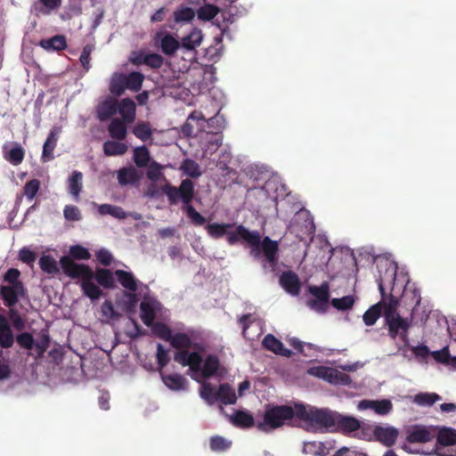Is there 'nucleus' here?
I'll list each match as a JSON object with an SVG mask.
<instances>
[{
	"label": "nucleus",
	"instance_id": "obj_14",
	"mask_svg": "<svg viewBox=\"0 0 456 456\" xmlns=\"http://www.w3.org/2000/svg\"><path fill=\"white\" fill-rule=\"evenodd\" d=\"M17 342L20 346L29 350L30 354L36 355V357L42 356L48 346L47 339L36 342L33 337L27 332L20 334L17 338Z\"/></svg>",
	"mask_w": 456,
	"mask_h": 456
},
{
	"label": "nucleus",
	"instance_id": "obj_2",
	"mask_svg": "<svg viewBox=\"0 0 456 456\" xmlns=\"http://www.w3.org/2000/svg\"><path fill=\"white\" fill-rule=\"evenodd\" d=\"M60 265L67 276L78 280L83 293L92 300L98 299L102 293L94 280L104 288L115 287V273L108 269L99 268L94 273L88 265L77 264L67 256L60 259Z\"/></svg>",
	"mask_w": 456,
	"mask_h": 456
},
{
	"label": "nucleus",
	"instance_id": "obj_58",
	"mask_svg": "<svg viewBox=\"0 0 456 456\" xmlns=\"http://www.w3.org/2000/svg\"><path fill=\"white\" fill-rule=\"evenodd\" d=\"M69 254L72 257L80 260H88L91 257V254L88 249L81 245L71 246L69 248Z\"/></svg>",
	"mask_w": 456,
	"mask_h": 456
},
{
	"label": "nucleus",
	"instance_id": "obj_35",
	"mask_svg": "<svg viewBox=\"0 0 456 456\" xmlns=\"http://www.w3.org/2000/svg\"><path fill=\"white\" fill-rule=\"evenodd\" d=\"M127 89L126 75L121 73L113 74L110 90L113 94L121 95Z\"/></svg>",
	"mask_w": 456,
	"mask_h": 456
},
{
	"label": "nucleus",
	"instance_id": "obj_11",
	"mask_svg": "<svg viewBox=\"0 0 456 456\" xmlns=\"http://www.w3.org/2000/svg\"><path fill=\"white\" fill-rule=\"evenodd\" d=\"M292 232L302 239L303 234H311L314 230L313 220L306 210L300 209L297 212L293 223L289 225Z\"/></svg>",
	"mask_w": 456,
	"mask_h": 456
},
{
	"label": "nucleus",
	"instance_id": "obj_13",
	"mask_svg": "<svg viewBox=\"0 0 456 456\" xmlns=\"http://www.w3.org/2000/svg\"><path fill=\"white\" fill-rule=\"evenodd\" d=\"M393 408V404L390 400H368L364 399L357 403V409L360 411H372L377 415H387Z\"/></svg>",
	"mask_w": 456,
	"mask_h": 456
},
{
	"label": "nucleus",
	"instance_id": "obj_31",
	"mask_svg": "<svg viewBox=\"0 0 456 456\" xmlns=\"http://www.w3.org/2000/svg\"><path fill=\"white\" fill-rule=\"evenodd\" d=\"M118 111V101L114 99H107L103 101L97 109L98 118L105 120Z\"/></svg>",
	"mask_w": 456,
	"mask_h": 456
},
{
	"label": "nucleus",
	"instance_id": "obj_55",
	"mask_svg": "<svg viewBox=\"0 0 456 456\" xmlns=\"http://www.w3.org/2000/svg\"><path fill=\"white\" fill-rule=\"evenodd\" d=\"M354 304V297L353 296H345L341 298H333L331 305L338 310L350 309Z\"/></svg>",
	"mask_w": 456,
	"mask_h": 456
},
{
	"label": "nucleus",
	"instance_id": "obj_47",
	"mask_svg": "<svg viewBox=\"0 0 456 456\" xmlns=\"http://www.w3.org/2000/svg\"><path fill=\"white\" fill-rule=\"evenodd\" d=\"M440 400V395L436 393H419L414 396L413 402L420 406H430Z\"/></svg>",
	"mask_w": 456,
	"mask_h": 456
},
{
	"label": "nucleus",
	"instance_id": "obj_51",
	"mask_svg": "<svg viewBox=\"0 0 456 456\" xmlns=\"http://www.w3.org/2000/svg\"><path fill=\"white\" fill-rule=\"evenodd\" d=\"M195 16V12L191 7H181L175 11L174 17L176 22L191 21Z\"/></svg>",
	"mask_w": 456,
	"mask_h": 456
},
{
	"label": "nucleus",
	"instance_id": "obj_20",
	"mask_svg": "<svg viewBox=\"0 0 456 456\" xmlns=\"http://www.w3.org/2000/svg\"><path fill=\"white\" fill-rule=\"evenodd\" d=\"M141 178L142 174L134 167H123L118 171V181L121 186L136 184Z\"/></svg>",
	"mask_w": 456,
	"mask_h": 456
},
{
	"label": "nucleus",
	"instance_id": "obj_50",
	"mask_svg": "<svg viewBox=\"0 0 456 456\" xmlns=\"http://www.w3.org/2000/svg\"><path fill=\"white\" fill-rule=\"evenodd\" d=\"M183 172L191 177H199L201 175L200 166L191 159H185L182 165Z\"/></svg>",
	"mask_w": 456,
	"mask_h": 456
},
{
	"label": "nucleus",
	"instance_id": "obj_28",
	"mask_svg": "<svg viewBox=\"0 0 456 456\" xmlns=\"http://www.w3.org/2000/svg\"><path fill=\"white\" fill-rule=\"evenodd\" d=\"M14 338L8 320L0 314V344L8 348L12 346Z\"/></svg>",
	"mask_w": 456,
	"mask_h": 456
},
{
	"label": "nucleus",
	"instance_id": "obj_54",
	"mask_svg": "<svg viewBox=\"0 0 456 456\" xmlns=\"http://www.w3.org/2000/svg\"><path fill=\"white\" fill-rule=\"evenodd\" d=\"M218 13V8L213 4H205L198 11V17L203 20H210Z\"/></svg>",
	"mask_w": 456,
	"mask_h": 456
},
{
	"label": "nucleus",
	"instance_id": "obj_19",
	"mask_svg": "<svg viewBox=\"0 0 456 456\" xmlns=\"http://www.w3.org/2000/svg\"><path fill=\"white\" fill-rule=\"evenodd\" d=\"M251 248L252 253L256 256L260 254V248H262L265 256L270 264L273 265L276 261V254L278 250L277 241L272 240L268 237H265L262 242L261 240L259 241L258 249H256L255 247Z\"/></svg>",
	"mask_w": 456,
	"mask_h": 456
},
{
	"label": "nucleus",
	"instance_id": "obj_36",
	"mask_svg": "<svg viewBox=\"0 0 456 456\" xmlns=\"http://www.w3.org/2000/svg\"><path fill=\"white\" fill-rule=\"evenodd\" d=\"M101 321L102 322L110 323L111 322L118 321L120 314L114 309V306L110 301H105L101 305Z\"/></svg>",
	"mask_w": 456,
	"mask_h": 456
},
{
	"label": "nucleus",
	"instance_id": "obj_8",
	"mask_svg": "<svg viewBox=\"0 0 456 456\" xmlns=\"http://www.w3.org/2000/svg\"><path fill=\"white\" fill-rule=\"evenodd\" d=\"M293 417H296V405H269L263 419L256 422V428L264 432H270L285 425Z\"/></svg>",
	"mask_w": 456,
	"mask_h": 456
},
{
	"label": "nucleus",
	"instance_id": "obj_30",
	"mask_svg": "<svg viewBox=\"0 0 456 456\" xmlns=\"http://www.w3.org/2000/svg\"><path fill=\"white\" fill-rule=\"evenodd\" d=\"M303 453L311 456H326L328 454L327 446L320 441L304 442Z\"/></svg>",
	"mask_w": 456,
	"mask_h": 456
},
{
	"label": "nucleus",
	"instance_id": "obj_44",
	"mask_svg": "<svg viewBox=\"0 0 456 456\" xmlns=\"http://www.w3.org/2000/svg\"><path fill=\"white\" fill-rule=\"evenodd\" d=\"M234 425L240 428H250L255 425L253 416L247 411H237L232 418Z\"/></svg>",
	"mask_w": 456,
	"mask_h": 456
},
{
	"label": "nucleus",
	"instance_id": "obj_34",
	"mask_svg": "<svg viewBox=\"0 0 456 456\" xmlns=\"http://www.w3.org/2000/svg\"><path fill=\"white\" fill-rule=\"evenodd\" d=\"M5 159L14 166L21 163L24 158V150L19 144H14L10 147H4Z\"/></svg>",
	"mask_w": 456,
	"mask_h": 456
},
{
	"label": "nucleus",
	"instance_id": "obj_43",
	"mask_svg": "<svg viewBox=\"0 0 456 456\" xmlns=\"http://www.w3.org/2000/svg\"><path fill=\"white\" fill-rule=\"evenodd\" d=\"M134 160L137 167H144L151 163V156L145 146L137 147L134 150Z\"/></svg>",
	"mask_w": 456,
	"mask_h": 456
},
{
	"label": "nucleus",
	"instance_id": "obj_64",
	"mask_svg": "<svg viewBox=\"0 0 456 456\" xmlns=\"http://www.w3.org/2000/svg\"><path fill=\"white\" fill-rule=\"evenodd\" d=\"M163 193V185H158L157 182H152L146 186L144 195L149 198H158Z\"/></svg>",
	"mask_w": 456,
	"mask_h": 456
},
{
	"label": "nucleus",
	"instance_id": "obj_59",
	"mask_svg": "<svg viewBox=\"0 0 456 456\" xmlns=\"http://www.w3.org/2000/svg\"><path fill=\"white\" fill-rule=\"evenodd\" d=\"M134 134L142 141H147L151 136V129L148 124L141 123L134 126Z\"/></svg>",
	"mask_w": 456,
	"mask_h": 456
},
{
	"label": "nucleus",
	"instance_id": "obj_15",
	"mask_svg": "<svg viewBox=\"0 0 456 456\" xmlns=\"http://www.w3.org/2000/svg\"><path fill=\"white\" fill-rule=\"evenodd\" d=\"M0 295L4 305L7 307L12 308L17 304L19 299L24 296L23 285L22 283L2 285L0 286Z\"/></svg>",
	"mask_w": 456,
	"mask_h": 456
},
{
	"label": "nucleus",
	"instance_id": "obj_37",
	"mask_svg": "<svg viewBox=\"0 0 456 456\" xmlns=\"http://www.w3.org/2000/svg\"><path fill=\"white\" fill-rule=\"evenodd\" d=\"M202 41L201 30L194 28L191 32L182 39V47L186 50H193L200 46Z\"/></svg>",
	"mask_w": 456,
	"mask_h": 456
},
{
	"label": "nucleus",
	"instance_id": "obj_9",
	"mask_svg": "<svg viewBox=\"0 0 456 456\" xmlns=\"http://www.w3.org/2000/svg\"><path fill=\"white\" fill-rule=\"evenodd\" d=\"M200 395L208 404H214L218 400L224 404H233L237 399L234 390L226 384L221 385L216 391L209 383L203 382Z\"/></svg>",
	"mask_w": 456,
	"mask_h": 456
},
{
	"label": "nucleus",
	"instance_id": "obj_10",
	"mask_svg": "<svg viewBox=\"0 0 456 456\" xmlns=\"http://www.w3.org/2000/svg\"><path fill=\"white\" fill-rule=\"evenodd\" d=\"M307 372L312 376L320 378L334 385H348L351 382V379L348 375L330 367L314 366L310 368Z\"/></svg>",
	"mask_w": 456,
	"mask_h": 456
},
{
	"label": "nucleus",
	"instance_id": "obj_52",
	"mask_svg": "<svg viewBox=\"0 0 456 456\" xmlns=\"http://www.w3.org/2000/svg\"><path fill=\"white\" fill-rule=\"evenodd\" d=\"M40 188V182L37 179H32L26 183L23 188V196L28 200H32L37 194Z\"/></svg>",
	"mask_w": 456,
	"mask_h": 456
},
{
	"label": "nucleus",
	"instance_id": "obj_18",
	"mask_svg": "<svg viewBox=\"0 0 456 456\" xmlns=\"http://www.w3.org/2000/svg\"><path fill=\"white\" fill-rule=\"evenodd\" d=\"M200 139L204 156L215 153L222 143V135L216 133H204Z\"/></svg>",
	"mask_w": 456,
	"mask_h": 456
},
{
	"label": "nucleus",
	"instance_id": "obj_46",
	"mask_svg": "<svg viewBox=\"0 0 456 456\" xmlns=\"http://www.w3.org/2000/svg\"><path fill=\"white\" fill-rule=\"evenodd\" d=\"M240 323L242 325V334L248 339H254L255 337H258L259 333L256 335H250L248 332V329L250 326H256L257 329H260V323L256 322L252 318L251 314H245L240 318Z\"/></svg>",
	"mask_w": 456,
	"mask_h": 456
},
{
	"label": "nucleus",
	"instance_id": "obj_7",
	"mask_svg": "<svg viewBox=\"0 0 456 456\" xmlns=\"http://www.w3.org/2000/svg\"><path fill=\"white\" fill-rule=\"evenodd\" d=\"M383 301L384 317L388 326L389 335L393 338L400 336L406 341L410 322L397 313L398 299L394 296H389L387 297H383Z\"/></svg>",
	"mask_w": 456,
	"mask_h": 456
},
{
	"label": "nucleus",
	"instance_id": "obj_33",
	"mask_svg": "<svg viewBox=\"0 0 456 456\" xmlns=\"http://www.w3.org/2000/svg\"><path fill=\"white\" fill-rule=\"evenodd\" d=\"M164 384L172 390H184L187 387L186 379L180 374L162 375Z\"/></svg>",
	"mask_w": 456,
	"mask_h": 456
},
{
	"label": "nucleus",
	"instance_id": "obj_24",
	"mask_svg": "<svg viewBox=\"0 0 456 456\" xmlns=\"http://www.w3.org/2000/svg\"><path fill=\"white\" fill-rule=\"evenodd\" d=\"M157 39L159 42L162 52L170 55L173 54L180 45L178 40L167 32H160L157 35Z\"/></svg>",
	"mask_w": 456,
	"mask_h": 456
},
{
	"label": "nucleus",
	"instance_id": "obj_56",
	"mask_svg": "<svg viewBox=\"0 0 456 456\" xmlns=\"http://www.w3.org/2000/svg\"><path fill=\"white\" fill-rule=\"evenodd\" d=\"M147 171V177L152 182H158L164 178L161 173L162 166L156 161H151Z\"/></svg>",
	"mask_w": 456,
	"mask_h": 456
},
{
	"label": "nucleus",
	"instance_id": "obj_3",
	"mask_svg": "<svg viewBox=\"0 0 456 456\" xmlns=\"http://www.w3.org/2000/svg\"><path fill=\"white\" fill-rule=\"evenodd\" d=\"M378 268L379 273L378 279L379 289L382 295V297H385L384 291L386 286L392 285L393 290L395 289V288L403 290L406 289V287L409 283L408 275L403 271L397 273V265L395 262L387 259L380 260L378 263ZM382 311L384 312L383 299L379 303L370 307L365 312L362 316L364 323L368 326L373 325L380 316Z\"/></svg>",
	"mask_w": 456,
	"mask_h": 456
},
{
	"label": "nucleus",
	"instance_id": "obj_40",
	"mask_svg": "<svg viewBox=\"0 0 456 456\" xmlns=\"http://www.w3.org/2000/svg\"><path fill=\"white\" fill-rule=\"evenodd\" d=\"M38 264L42 271L48 274H56L59 272L58 262L54 257L49 255H43Z\"/></svg>",
	"mask_w": 456,
	"mask_h": 456
},
{
	"label": "nucleus",
	"instance_id": "obj_17",
	"mask_svg": "<svg viewBox=\"0 0 456 456\" xmlns=\"http://www.w3.org/2000/svg\"><path fill=\"white\" fill-rule=\"evenodd\" d=\"M335 419V428L333 430L339 429L345 434H351L358 431L361 427L360 420L354 417L343 416L336 412Z\"/></svg>",
	"mask_w": 456,
	"mask_h": 456
},
{
	"label": "nucleus",
	"instance_id": "obj_4",
	"mask_svg": "<svg viewBox=\"0 0 456 456\" xmlns=\"http://www.w3.org/2000/svg\"><path fill=\"white\" fill-rule=\"evenodd\" d=\"M174 359L183 366H188V374L201 385L205 379L222 376L224 372L216 354H209L204 361L198 352L181 351L175 354Z\"/></svg>",
	"mask_w": 456,
	"mask_h": 456
},
{
	"label": "nucleus",
	"instance_id": "obj_25",
	"mask_svg": "<svg viewBox=\"0 0 456 456\" xmlns=\"http://www.w3.org/2000/svg\"><path fill=\"white\" fill-rule=\"evenodd\" d=\"M168 341L172 346L179 349L178 352L188 351L190 348L198 349V346L192 343L191 338L186 333L177 332L172 334Z\"/></svg>",
	"mask_w": 456,
	"mask_h": 456
},
{
	"label": "nucleus",
	"instance_id": "obj_57",
	"mask_svg": "<svg viewBox=\"0 0 456 456\" xmlns=\"http://www.w3.org/2000/svg\"><path fill=\"white\" fill-rule=\"evenodd\" d=\"M309 291L315 297V299L329 300V285L326 282H323L319 287H310Z\"/></svg>",
	"mask_w": 456,
	"mask_h": 456
},
{
	"label": "nucleus",
	"instance_id": "obj_1",
	"mask_svg": "<svg viewBox=\"0 0 456 456\" xmlns=\"http://www.w3.org/2000/svg\"><path fill=\"white\" fill-rule=\"evenodd\" d=\"M402 448L410 453L456 456V430L444 428L437 433L431 427H410Z\"/></svg>",
	"mask_w": 456,
	"mask_h": 456
},
{
	"label": "nucleus",
	"instance_id": "obj_22",
	"mask_svg": "<svg viewBox=\"0 0 456 456\" xmlns=\"http://www.w3.org/2000/svg\"><path fill=\"white\" fill-rule=\"evenodd\" d=\"M61 133L60 128L54 127L49 134L46 141L44 143L42 159L44 162L50 161L53 159V150L57 144L59 134Z\"/></svg>",
	"mask_w": 456,
	"mask_h": 456
},
{
	"label": "nucleus",
	"instance_id": "obj_49",
	"mask_svg": "<svg viewBox=\"0 0 456 456\" xmlns=\"http://www.w3.org/2000/svg\"><path fill=\"white\" fill-rule=\"evenodd\" d=\"M143 79L144 77L140 72L134 71L126 75L127 89L134 92L139 91L142 88Z\"/></svg>",
	"mask_w": 456,
	"mask_h": 456
},
{
	"label": "nucleus",
	"instance_id": "obj_53",
	"mask_svg": "<svg viewBox=\"0 0 456 456\" xmlns=\"http://www.w3.org/2000/svg\"><path fill=\"white\" fill-rule=\"evenodd\" d=\"M152 329L153 333L159 338L168 341L172 336V331L166 324L162 322H156L150 326Z\"/></svg>",
	"mask_w": 456,
	"mask_h": 456
},
{
	"label": "nucleus",
	"instance_id": "obj_29",
	"mask_svg": "<svg viewBox=\"0 0 456 456\" xmlns=\"http://www.w3.org/2000/svg\"><path fill=\"white\" fill-rule=\"evenodd\" d=\"M83 188V174L79 171H74L68 180L69 192L72 195L74 200H79V194Z\"/></svg>",
	"mask_w": 456,
	"mask_h": 456
},
{
	"label": "nucleus",
	"instance_id": "obj_38",
	"mask_svg": "<svg viewBox=\"0 0 456 456\" xmlns=\"http://www.w3.org/2000/svg\"><path fill=\"white\" fill-rule=\"evenodd\" d=\"M98 212L102 216L109 215L118 219H125L128 216V213L125 212L122 208L110 204L99 205Z\"/></svg>",
	"mask_w": 456,
	"mask_h": 456
},
{
	"label": "nucleus",
	"instance_id": "obj_48",
	"mask_svg": "<svg viewBox=\"0 0 456 456\" xmlns=\"http://www.w3.org/2000/svg\"><path fill=\"white\" fill-rule=\"evenodd\" d=\"M138 297L136 292H125L119 302L121 307L126 312H132L136 306Z\"/></svg>",
	"mask_w": 456,
	"mask_h": 456
},
{
	"label": "nucleus",
	"instance_id": "obj_32",
	"mask_svg": "<svg viewBox=\"0 0 456 456\" xmlns=\"http://www.w3.org/2000/svg\"><path fill=\"white\" fill-rule=\"evenodd\" d=\"M206 122V118L200 111H193L187 118L186 123L183 127V133L191 135L194 133L195 126L194 123H197L199 128L203 126V124Z\"/></svg>",
	"mask_w": 456,
	"mask_h": 456
},
{
	"label": "nucleus",
	"instance_id": "obj_41",
	"mask_svg": "<svg viewBox=\"0 0 456 456\" xmlns=\"http://www.w3.org/2000/svg\"><path fill=\"white\" fill-rule=\"evenodd\" d=\"M180 197L185 206L190 205V202L194 194V184L189 180L185 179L179 186Z\"/></svg>",
	"mask_w": 456,
	"mask_h": 456
},
{
	"label": "nucleus",
	"instance_id": "obj_21",
	"mask_svg": "<svg viewBox=\"0 0 456 456\" xmlns=\"http://www.w3.org/2000/svg\"><path fill=\"white\" fill-rule=\"evenodd\" d=\"M374 435L377 439L387 446L393 445L398 436V431L393 427H376Z\"/></svg>",
	"mask_w": 456,
	"mask_h": 456
},
{
	"label": "nucleus",
	"instance_id": "obj_26",
	"mask_svg": "<svg viewBox=\"0 0 456 456\" xmlns=\"http://www.w3.org/2000/svg\"><path fill=\"white\" fill-rule=\"evenodd\" d=\"M263 345L266 349L272 351L276 354H280L286 357L291 355V351L284 347L283 344L271 334L265 337L263 340Z\"/></svg>",
	"mask_w": 456,
	"mask_h": 456
},
{
	"label": "nucleus",
	"instance_id": "obj_60",
	"mask_svg": "<svg viewBox=\"0 0 456 456\" xmlns=\"http://www.w3.org/2000/svg\"><path fill=\"white\" fill-rule=\"evenodd\" d=\"M231 442L222 436H213L210 439V448L216 452L224 451L229 448Z\"/></svg>",
	"mask_w": 456,
	"mask_h": 456
},
{
	"label": "nucleus",
	"instance_id": "obj_27",
	"mask_svg": "<svg viewBox=\"0 0 456 456\" xmlns=\"http://www.w3.org/2000/svg\"><path fill=\"white\" fill-rule=\"evenodd\" d=\"M281 287L289 294L295 296L299 292V281L296 274L289 272L283 273L280 278Z\"/></svg>",
	"mask_w": 456,
	"mask_h": 456
},
{
	"label": "nucleus",
	"instance_id": "obj_6",
	"mask_svg": "<svg viewBox=\"0 0 456 456\" xmlns=\"http://www.w3.org/2000/svg\"><path fill=\"white\" fill-rule=\"evenodd\" d=\"M232 224H209L206 226L208 234L214 239H219L223 236H227V241L230 244H235L240 239L247 241L250 247H255L258 249L260 241V234L258 232H250L243 225H239L234 231H232Z\"/></svg>",
	"mask_w": 456,
	"mask_h": 456
},
{
	"label": "nucleus",
	"instance_id": "obj_45",
	"mask_svg": "<svg viewBox=\"0 0 456 456\" xmlns=\"http://www.w3.org/2000/svg\"><path fill=\"white\" fill-rule=\"evenodd\" d=\"M40 45L46 50L60 51L66 47V40L62 36H55L47 40H42Z\"/></svg>",
	"mask_w": 456,
	"mask_h": 456
},
{
	"label": "nucleus",
	"instance_id": "obj_62",
	"mask_svg": "<svg viewBox=\"0 0 456 456\" xmlns=\"http://www.w3.org/2000/svg\"><path fill=\"white\" fill-rule=\"evenodd\" d=\"M163 193H165L167 196L169 201L172 204H176L178 200L181 199L179 189L168 183L163 185Z\"/></svg>",
	"mask_w": 456,
	"mask_h": 456
},
{
	"label": "nucleus",
	"instance_id": "obj_42",
	"mask_svg": "<svg viewBox=\"0 0 456 456\" xmlns=\"http://www.w3.org/2000/svg\"><path fill=\"white\" fill-rule=\"evenodd\" d=\"M127 146L120 142L107 141L103 144V151L107 156H117L124 154Z\"/></svg>",
	"mask_w": 456,
	"mask_h": 456
},
{
	"label": "nucleus",
	"instance_id": "obj_39",
	"mask_svg": "<svg viewBox=\"0 0 456 456\" xmlns=\"http://www.w3.org/2000/svg\"><path fill=\"white\" fill-rule=\"evenodd\" d=\"M109 132L112 138L117 140H123L126 136V126L124 120L114 118L109 126Z\"/></svg>",
	"mask_w": 456,
	"mask_h": 456
},
{
	"label": "nucleus",
	"instance_id": "obj_23",
	"mask_svg": "<svg viewBox=\"0 0 456 456\" xmlns=\"http://www.w3.org/2000/svg\"><path fill=\"white\" fill-rule=\"evenodd\" d=\"M118 111L126 123H132L135 118V103L129 98L122 99L118 102Z\"/></svg>",
	"mask_w": 456,
	"mask_h": 456
},
{
	"label": "nucleus",
	"instance_id": "obj_16",
	"mask_svg": "<svg viewBox=\"0 0 456 456\" xmlns=\"http://www.w3.org/2000/svg\"><path fill=\"white\" fill-rule=\"evenodd\" d=\"M115 276L126 292H137L140 289H147V287L138 281L131 272L117 270L115 272Z\"/></svg>",
	"mask_w": 456,
	"mask_h": 456
},
{
	"label": "nucleus",
	"instance_id": "obj_12",
	"mask_svg": "<svg viewBox=\"0 0 456 456\" xmlns=\"http://www.w3.org/2000/svg\"><path fill=\"white\" fill-rule=\"evenodd\" d=\"M140 309L142 321L146 326H151L161 311V305L151 297H144L141 302Z\"/></svg>",
	"mask_w": 456,
	"mask_h": 456
},
{
	"label": "nucleus",
	"instance_id": "obj_61",
	"mask_svg": "<svg viewBox=\"0 0 456 456\" xmlns=\"http://www.w3.org/2000/svg\"><path fill=\"white\" fill-rule=\"evenodd\" d=\"M63 216L68 221H80L82 219L79 208L72 205H68L64 208Z\"/></svg>",
	"mask_w": 456,
	"mask_h": 456
},
{
	"label": "nucleus",
	"instance_id": "obj_5",
	"mask_svg": "<svg viewBox=\"0 0 456 456\" xmlns=\"http://www.w3.org/2000/svg\"><path fill=\"white\" fill-rule=\"evenodd\" d=\"M296 417L304 421L305 429L311 432L333 430L335 428L336 412L327 409L297 403Z\"/></svg>",
	"mask_w": 456,
	"mask_h": 456
},
{
	"label": "nucleus",
	"instance_id": "obj_63",
	"mask_svg": "<svg viewBox=\"0 0 456 456\" xmlns=\"http://www.w3.org/2000/svg\"><path fill=\"white\" fill-rule=\"evenodd\" d=\"M184 210L194 224L201 225L205 223V218L191 205L185 206Z\"/></svg>",
	"mask_w": 456,
	"mask_h": 456
}]
</instances>
